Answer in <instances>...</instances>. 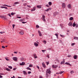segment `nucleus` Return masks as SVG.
<instances>
[{
	"label": "nucleus",
	"instance_id": "obj_1",
	"mask_svg": "<svg viewBox=\"0 0 78 78\" xmlns=\"http://www.w3.org/2000/svg\"><path fill=\"white\" fill-rule=\"evenodd\" d=\"M51 69V68H49V69H47L46 71V73L48 74V73L49 74H50V73H51V71H50Z\"/></svg>",
	"mask_w": 78,
	"mask_h": 78
},
{
	"label": "nucleus",
	"instance_id": "obj_2",
	"mask_svg": "<svg viewBox=\"0 0 78 78\" xmlns=\"http://www.w3.org/2000/svg\"><path fill=\"white\" fill-rule=\"evenodd\" d=\"M0 17H1L2 18H3V19H5V20H7V18H6V16H0Z\"/></svg>",
	"mask_w": 78,
	"mask_h": 78
},
{
	"label": "nucleus",
	"instance_id": "obj_3",
	"mask_svg": "<svg viewBox=\"0 0 78 78\" xmlns=\"http://www.w3.org/2000/svg\"><path fill=\"white\" fill-rule=\"evenodd\" d=\"M62 8H66V4L65 3H62Z\"/></svg>",
	"mask_w": 78,
	"mask_h": 78
},
{
	"label": "nucleus",
	"instance_id": "obj_4",
	"mask_svg": "<svg viewBox=\"0 0 78 78\" xmlns=\"http://www.w3.org/2000/svg\"><path fill=\"white\" fill-rule=\"evenodd\" d=\"M12 59L15 61H17V58L16 57H13Z\"/></svg>",
	"mask_w": 78,
	"mask_h": 78
},
{
	"label": "nucleus",
	"instance_id": "obj_5",
	"mask_svg": "<svg viewBox=\"0 0 78 78\" xmlns=\"http://www.w3.org/2000/svg\"><path fill=\"white\" fill-rule=\"evenodd\" d=\"M42 17V20H43L44 21V22H45V16H44V15H43Z\"/></svg>",
	"mask_w": 78,
	"mask_h": 78
},
{
	"label": "nucleus",
	"instance_id": "obj_6",
	"mask_svg": "<svg viewBox=\"0 0 78 78\" xmlns=\"http://www.w3.org/2000/svg\"><path fill=\"white\" fill-rule=\"evenodd\" d=\"M58 14V13L57 12H55L54 13V17H56V15Z\"/></svg>",
	"mask_w": 78,
	"mask_h": 78
},
{
	"label": "nucleus",
	"instance_id": "obj_7",
	"mask_svg": "<svg viewBox=\"0 0 78 78\" xmlns=\"http://www.w3.org/2000/svg\"><path fill=\"white\" fill-rule=\"evenodd\" d=\"M38 33L39 34V36H42V33H41V32L40 31L38 30Z\"/></svg>",
	"mask_w": 78,
	"mask_h": 78
},
{
	"label": "nucleus",
	"instance_id": "obj_8",
	"mask_svg": "<svg viewBox=\"0 0 78 78\" xmlns=\"http://www.w3.org/2000/svg\"><path fill=\"white\" fill-rule=\"evenodd\" d=\"M33 56L34 57V58L35 59H36V58H37V55H36V54H34Z\"/></svg>",
	"mask_w": 78,
	"mask_h": 78
},
{
	"label": "nucleus",
	"instance_id": "obj_9",
	"mask_svg": "<svg viewBox=\"0 0 78 78\" xmlns=\"http://www.w3.org/2000/svg\"><path fill=\"white\" fill-rule=\"evenodd\" d=\"M68 8L69 9H71L72 8V5L70 4H69L68 5Z\"/></svg>",
	"mask_w": 78,
	"mask_h": 78
},
{
	"label": "nucleus",
	"instance_id": "obj_10",
	"mask_svg": "<svg viewBox=\"0 0 78 78\" xmlns=\"http://www.w3.org/2000/svg\"><path fill=\"white\" fill-rule=\"evenodd\" d=\"M42 66L44 67V68H45L46 67V66H45V63L44 62H43L42 63Z\"/></svg>",
	"mask_w": 78,
	"mask_h": 78
},
{
	"label": "nucleus",
	"instance_id": "obj_11",
	"mask_svg": "<svg viewBox=\"0 0 78 78\" xmlns=\"http://www.w3.org/2000/svg\"><path fill=\"white\" fill-rule=\"evenodd\" d=\"M52 67H53V68H57V67H58V66L57 65H53L52 66Z\"/></svg>",
	"mask_w": 78,
	"mask_h": 78
},
{
	"label": "nucleus",
	"instance_id": "obj_12",
	"mask_svg": "<svg viewBox=\"0 0 78 78\" xmlns=\"http://www.w3.org/2000/svg\"><path fill=\"white\" fill-rule=\"evenodd\" d=\"M37 8H39V9H40L42 8V6H41V5H37Z\"/></svg>",
	"mask_w": 78,
	"mask_h": 78
},
{
	"label": "nucleus",
	"instance_id": "obj_13",
	"mask_svg": "<svg viewBox=\"0 0 78 78\" xmlns=\"http://www.w3.org/2000/svg\"><path fill=\"white\" fill-rule=\"evenodd\" d=\"M73 23L72 22H70L68 23V25L72 27V26Z\"/></svg>",
	"mask_w": 78,
	"mask_h": 78
},
{
	"label": "nucleus",
	"instance_id": "obj_14",
	"mask_svg": "<svg viewBox=\"0 0 78 78\" xmlns=\"http://www.w3.org/2000/svg\"><path fill=\"white\" fill-rule=\"evenodd\" d=\"M2 6H7L8 7H9L10 8L11 7V6L10 5H2Z\"/></svg>",
	"mask_w": 78,
	"mask_h": 78
},
{
	"label": "nucleus",
	"instance_id": "obj_15",
	"mask_svg": "<svg viewBox=\"0 0 78 78\" xmlns=\"http://www.w3.org/2000/svg\"><path fill=\"white\" fill-rule=\"evenodd\" d=\"M74 59H76V58H77V55H75L73 57Z\"/></svg>",
	"mask_w": 78,
	"mask_h": 78
},
{
	"label": "nucleus",
	"instance_id": "obj_16",
	"mask_svg": "<svg viewBox=\"0 0 78 78\" xmlns=\"http://www.w3.org/2000/svg\"><path fill=\"white\" fill-rule=\"evenodd\" d=\"M34 45L36 47H37V46H38V44L36 42H35L34 43Z\"/></svg>",
	"mask_w": 78,
	"mask_h": 78
},
{
	"label": "nucleus",
	"instance_id": "obj_17",
	"mask_svg": "<svg viewBox=\"0 0 78 78\" xmlns=\"http://www.w3.org/2000/svg\"><path fill=\"white\" fill-rule=\"evenodd\" d=\"M36 10V7H34L33 9H32L31 10V11H35Z\"/></svg>",
	"mask_w": 78,
	"mask_h": 78
},
{
	"label": "nucleus",
	"instance_id": "obj_18",
	"mask_svg": "<svg viewBox=\"0 0 78 78\" xmlns=\"http://www.w3.org/2000/svg\"><path fill=\"white\" fill-rule=\"evenodd\" d=\"M25 64V62H22V63H21L20 64V66H23Z\"/></svg>",
	"mask_w": 78,
	"mask_h": 78
},
{
	"label": "nucleus",
	"instance_id": "obj_19",
	"mask_svg": "<svg viewBox=\"0 0 78 78\" xmlns=\"http://www.w3.org/2000/svg\"><path fill=\"white\" fill-rule=\"evenodd\" d=\"M65 64H66V65H69V66H72V65L69 63H67V62H66L65 63Z\"/></svg>",
	"mask_w": 78,
	"mask_h": 78
},
{
	"label": "nucleus",
	"instance_id": "obj_20",
	"mask_svg": "<svg viewBox=\"0 0 78 78\" xmlns=\"http://www.w3.org/2000/svg\"><path fill=\"white\" fill-rule=\"evenodd\" d=\"M20 34L21 35H23V31H21L20 32Z\"/></svg>",
	"mask_w": 78,
	"mask_h": 78
},
{
	"label": "nucleus",
	"instance_id": "obj_21",
	"mask_svg": "<svg viewBox=\"0 0 78 78\" xmlns=\"http://www.w3.org/2000/svg\"><path fill=\"white\" fill-rule=\"evenodd\" d=\"M73 27H75V26H76V24L75 23V22H74L73 23Z\"/></svg>",
	"mask_w": 78,
	"mask_h": 78
},
{
	"label": "nucleus",
	"instance_id": "obj_22",
	"mask_svg": "<svg viewBox=\"0 0 78 78\" xmlns=\"http://www.w3.org/2000/svg\"><path fill=\"white\" fill-rule=\"evenodd\" d=\"M74 39H75V40H78V37H74Z\"/></svg>",
	"mask_w": 78,
	"mask_h": 78
},
{
	"label": "nucleus",
	"instance_id": "obj_23",
	"mask_svg": "<svg viewBox=\"0 0 78 78\" xmlns=\"http://www.w3.org/2000/svg\"><path fill=\"white\" fill-rule=\"evenodd\" d=\"M5 70H7V71H11V69L7 68H5Z\"/></svg>",
	"mask_w": 78,
	"mask_h": 78
},
{
	"label": "nucleus",
	"instance_id": "obj_24",
	"mask_svg": "<svg viewBox=\"0 0 78 78\" xmlns=\"http://www.w3.org/2000/svg\"><path fill=\"white\" fill-rule=\"evenodd\" d=\"M23 73L24 75H27V73H26V71H23Z\"/></svg>",
	"mask_w": 78,
	"mask_h": 78
},
{
	"label": "nucleus",
	"instance_id": "obj_25",
	"mask_svg": "<svg viewBox=\"0 0 78 78\" xmlns=\"http://www.w3.org/2000/svg\"><path fill=\"white\" fill-rule=\"evenodd\" d=\"M65 62V61L64 60L63 61L61 62V64H64Z\"/></svg>",
	"mask_w": 78,
	"mask_h": 78
},
{
	"label": "nucleus",
	"instance_id": "obj_26",
	"mask_svg": "<svg viewBox=\"0 0 78 78\" xmlns=\"http://www.w3.org/2000/svg\"><path fill=\"white\" fill-rule=\"evenodd\" d=\"M73 19V17H71L69 19V20H72Z\"/></svg>",
	"mask_w": 78,
	"mask_h": 78
},
{
	"label": "nucleus",
	"instance_id": "obj_27",
	"mask_svg": "<svg viewBox=\"0 0 78 78\" xmlns=\"http://www.w3.org/2000/svg\"><path fill=\"white\" fill-rule=\"evenodd\" d=\"M26 69H27V70H30L31 71V68H29V67L27 68Z\"/></svg>",
	"mask_w": 78,
	"mask_h": 78
},
{
	"label": "nucleus",
	"instance_id": "obj_28",
	"mask_svg": "<svg viewBox=\"0 0 78 78\" xmlns=\"http://www.w3.org/2000/svg\"><path fill=\"white\" fill-rule=\"evenodd\" d=\"M33 67V65L31 64H30L29 66V67Z\"/></svg>",
	"mask_w": 78,
	"mask_h": 78
},
{
	"label": "nucleus",
	"instance_id": "obj_29",
	"mask_svg": "<svg viewBox=\"0 0 78 78\" xmlns=\"http://www.w3.org/2000/svg\"><path fill=\"white\" fill-rule=\"evenodd\" d=\"M19 3L18 2H15L14 3V5H16L19 4Z\"/></svg>",
	"mask_w": 78,
	"mask_h": 78
},
{
	"label": "nucleus",
	"instance_id": "obj_30",
	"mask_svg": "<svg viewBox=\"0 0 78 78\" xmlns=\"http://www.w3.org/2000/svg\"><path fill=\"white\" fill-rule=\"evenodd\" d=\"M14 14H16V13L12 12L11 13V15H12V16H14Z\"/></svg>",
	"mask_w": 78,
	"mask_h": 78
},
{
	"label": "nucleus",
	"instance_id": "obj_31",
	"mask_svg": "<svg viewBox=\"0 0 78 78\" xmlns=\"http://www.w3.org/2000/svg\"><path fill=\"white\" fill-rule=\"evenodd\" d=\"M55 34L56 36V37H57V39H58V34Z\"/></svg>",
	"mask_w": 78,
	"mask_h": 78
},
{
	"label": "nucleus",
	"instance_id": "obj_32",
	"mask_svg": "<svg viewBox=\"0 0 78 78\" xmlns=\"http://www.w3.org/2000/svg\"><path fill=\"white\" fill-rule=\"evenodd\" d=\"M48 4L49 5H50V6H51V5L52 3H51V2H48Z\"/></svg>",
	"mask_w": 78,
	"mask_h": 78
},
{
	"label": "nucleus",
	"instance_id": "obj_33",
	"mask_svg": "<svg viewBox=\"0 0 78 78\" xmlns=\"http://www.w3.org/2000/svg\"><path fill=\"white\" fill-rule=\"evenodd\" d=\"M44 43V44H46V43H47V42L45 40H44L43 41Z\"/></svg>",
	"mask_w": 78,
	"mask_h": 78
},
{
	"label": "nucleus",
	"instance_id": "obj_34",
	"mask_svg": "<svg viewBox=\"0 0 78 78\" xmlns=\"http://www.w3.org/2000/svg\"><path fill=\"white\" fill-rule=\"evenodd\" d=\"M48 73H46V78H48Z\"/></svg>",
	"mask_w": 78,
	"mask_h": 78
},
{
	"label": "nucleus",
	"instance_id": "obj_35",
	"mask_svg": "<svg viewBox=\"0 0 78 78\" xmlns=\"http://www.w3.org/2000/svg\"><path fill=\"white\" fill-rule=\"evenodd\" d=\"M62 73H64V71H61V72L58 73V74H62Z\"/></svg>",
	"mask_w": 78,
	"mask_h": 78
},
{
	"label": "nucleus",
	"instance_id": "obj_36",
	"mask_svg": "<svg viewBox=\"0 0 78 78\" xmlns=\"http://www.w3.org/2000/svg\"><path fill=\"white\" fill-rule=\"evenodd\" d=\"M74 73V71H70V73L72 74V73Z\"/></svg>",
	"mask_w": 78,
	"mask_h": 78
},
{
	"label": "nucleus",
	"instance_id": "obj_37",
	"mask_svg": "<svg viewBox=\"0 0 78 78\" xmlns=\"http://www.w3.org/2000/svg\"><path fill=\"white\" fill-rule=\"evenodd\" d=\"M8 67L10 69H12V66H9Z\"/></svg>",
	"mask_w": 78,
	"mask_h": 78
},
{
	"label": "nucleus",
	"instance_id": "obj_38",
	"mask_svg": "<svg viewBox=\"0 0 78 78\" xmlns=\"http://www.w3.org/2000/svg\"><path fill=\"white\" fill-rule=\"evenodd\" d=\"M24 59V58H23V57H22L20 58V60H21V61H23V60Z\"/></svg>",
	"mask_w": 78,
	"mask_h": 78
},
{
	"label": "nucleus",
	"instance_id": "obj_39",
	"mask_svg": "<svg viewBox=\"0 0 78 78\" xmlns=\"http://www.w3.org/2000/svg\"><path fill=\"white\" fill-rule=\"evenodd\" d=\"M5 59L6 61H9V60L8 59V58H5Z\"/></svg>",
	"mask_w": 78,
	"mask_h": 78
},
{
	"label": "nucleus",
	"instance_id": "obj_40",
	"mask_svg": "<svg viewBox=\"0 0 78 78\" xmlns=\"http://www.w3.org/2000/svg\"><path fill=\"white\" fill-rule=\"evenodd\" d=\"M36 28H39V25H37L36 26Z\"/></svg>",
	"mask_w": 78,
	"mask_h": 78
},
{
	"label": "nucleus",
	"instance_id": "obj_41",
	"mask_svg": "<svg viewBox=\"0 0 78 78\" xmlns=\"http://www.w3.org/2000/svg\"><path fill=\"white\" fill-rule=\"evenodd\" d=\"M41 51H42L43 52V53H44V52L46 51V50H42Z\"/></svg>",
	"mask_w": 78,
	"mask_h": 78
},
{
	"label": "nucleus",
	"instance_id": "obj_42",
	"mask_svg": "<svg viewBox=\"0 0 78 78\" xmlns=\"http://www.w3.org/2000/svg\"><path fill=\"white\" fill-rule=\"evenodd\" d=\"M60 36H61V37H64V36L63 35H62L61 34H60Z\"/></svg>",
	"mask_w": 78,
	"mask_h": 78
},
{
	"label": "nucleus",
	"instance_id": "obj_43",
	"mask_svg": "<svg viewBox=\"0 0 78 78\" xmlns=\"http://www.w3.org/2000/svg\"><path fill=\"white\" fill-rule=\"evenodd\" d=\"M48 9L49 10V11H50V10H51L52 8H48Z\"/></svg>",
	"mask_w": 78,
	"mask_h": 78
},
{
	"label": "nucleus",
	"instance_id": "obj_44",
	"mask_svg": "<svg viewBox=\"0 0 78 78\" xmlns=\"http://www.w3.org/2000/svg\"><path fill=\"white\" fill-rule=\"evenodd\" d=\"M8 15V16H9V17H11V14H9Z\"/></svg>",
	"mask_w": 78,
	"mask_h": 78
},
{
	"label": "nucleus",
	"instance_id": "obj_45",
	"mask_svg": "<svg viewBox=\"0 0 78 78\" xmlns=\"http://www.w3.org/2000/svg\"><path fill=\"white\" fill-rule=\"evenodd\" d=\"M48 11H49V10H48V9L47 10H45V11H47V12H48Z\"/></svg>",
	"mask_w": 78,
	"mask_h": 78
},
{
	"label": "nucleus",
	"instance_id": "obj_46",
	"mask_svg": "<svg viewBox=\"0 0 78 78\" xmlns=\"http://www.w3.org/2000/svg\"><path fill=\"white\" fill-rule=\"evenodd\" d=\"M78 25L77 24L76 25V28H78Z\"/></svg>",
	"mask_w": 78,
	"mask_h": 78
},
{
	"label": "nucleus",
	"instance_id": "obj_47",
	"mask_svg": "<svg viewBox=\"0 0 78 78\" xmlns=\"http://www.w3.org/2000/svg\"><path fill=\"white\" fill-rule=\"evenodd\" d=\"M12 27H13V28H14V27H15V25L13 24V25H12Z\"/></svg>",
	"mask_w": 78,
	"mask_h": 78
},
{
	"label": "nucleus",
	"instance_id": "obj_48",
	"mask_svg": "<svg viewBox=\"0 0 78 78\" xmlns=\"http://www.w3.org/2000/svg\"><path fill=\"white\" fill-rule=\"evenodd\" d=\"M46 64H47V65H48V64H49V62H47Z\"/></svg>",
	"mask_w": 78,
	"mask_h": 78
},
{
	"label": "nucleus",
	"instance_id": "obj_49",
	"mask_svg": "<svg viewBox=\"0 0 78 78\" xmlns=\"http://www.w3.org/2000/svg\"><path fill=\"white\" fill-rule=\"evenodd\" d=\"M2 47L3 48H5V47L4 46H2Z\"/></svg>",
	"mask_w": 78,
	"mask_h": 78
},
{
	"label": "nucleus",
	"instance_id": "obj_50",
	"mask_svg": "<svg viewBox=\"0 0 78 78\" xmlns=\"http://www.w3.org/2000/svg\"><path fill=\"white\" fill-rule=\"evenodd\" d=\"M4 8L6 9H8V8L6 7H4Z\"/></svg>",
	"mask_w": 78,
	"mask_h": 78
},
{
	"label": "nucleus",
	"instance_id": "obj_51",
	"mask_svg": "<svg viewBox=\"0 0 78 78\" xmlns=\"http://www.w3.org/2000/svg\"><path fill=\"white\" fill-rule=\"evenodd\" d=\"M31 73V72L30 71H29L28 72V74H30V73Z\"/></svg>",
	"mask_w": 78,
	"mask_h": 78
},
{
	"label": "nucleus",
	"instance_id": "obj_52",
	"mask_svg": "<svg viewBox=\"0 0 78 78\" xmlns=\"http://www.w3.org/2000/svg\"><path fill=\"white\" fill-rule=\"evenodd\" d=\"M27 7H28L29 8H31V6H30V5H27Z\"/></svg>",
	"mask_w": 78,
	"mask_h": 78
},
{
	"label": "nucleus",
	"instance_id": "obj_53",
	"mask_svg": "<svg viewBox=\"0 0 78 78\" xmlns=\"http://www.w3.org/2000/svg\"><path fill=\"white\" fill-rule=\"evenodd\" d=\"M26 5H27V4L26 3H24L23 4V5H24V6H26Z\"/></svg>",
	"mask_w": 78,
	"mask_h": 78
},
{
	"label": "nucleus",
	"instance_id": "obj_54",
	"mask_svg": "<svg viewBox=\"0 0 78 78\" xmlns=\"http://www.w3.org/2000/svg\"><path fill=\"white\" fill-rule=\"evenodd\" d=\"M4 7H4V6H1V8H4Z\"/></svg>",
	"mask_w": 78,
	"mask_h": 78
},
{
	"label": "nucleus",
	"instance_id": "obj_55",
	"mask_svg": "<svg viewBox=\"0 0 78 78\" xmlns=\"http://www.w3.org/2000/svg\"><path fill=\"white\" fill-rule=\"evenodd\" d=\"M47 58H50V57H49V55H47Z\"/></svg>",
	"mask_w": 78,
	"mask_h": 78
},
{
	"label": "nucleus",
	"instance_id": "obj_56",
	"mask_svg": "<svg viewBox=\"0 0 78 78\" xmlns=\"http://www.w3.org/2000/svg\"><path fill=\"white\" fill-rule=\"evenodd\" d=\"M71 56V55H68V57H70Z\"/></svg>",
	"mask_w": 78,
	"mask_h": 78
},
{
	"label": "nucleus",
	"instance_id": "obj_57",
	"mask_svg": "<svg viewBox=\"0 0 78 78\" xmlns=\"http://www.w3.org/2000/svg\"><path fill=\"white\" fill-rule=\"evenodd\" d=\"M0 33L1 34H2V33H4V32H0Z\"/></svg>",
	"mask_w": 78,
	"mask_h": 78
},
{
	"label": "nucleus",
	"instance_id": "obj_58",
	"mask_svg": "<svg viewBox=\"0 0 78 78\" xmlns=\"http://www.w3.org/2000/svg\"><path fill=\"white\" fill-rule=\"evenodd\" d=\"M37 68L38 69H39V66H37Z\"/></svg>",
	"mask_w": 78,
	"mask_h": 78
},
{
	"label": "nucleus",
	"instance_id": "obj_59",
	"mask_svg": "<svg viewBox=\"0 0 78 78\" xmlns=\"http://www.w3.org/2000/svg\"><path fill=\"white\" fill-rule=\"evenodd\" d=\"M75 45V43H73L72 44V45L73 46V45Z\"/></svg>",
	"mask_w": 78,
	"mask_h": 78
},
{
	"label": "nucleus",
	"instance_id": "obj_60",
	"mask_svg": "<svg viewBox=\"0 0 78 78\" xmlns=\"http://www.w3.org/2000/svg\"><path fill=\"white\" fill-rule=\"evenodd\" d=\"M60 26H61V27H62V24H60Z\"/></svg>",
	"mask_w": 78,
	"mask_h": 78
},
{
	"label": "nucleus",
	"instance_id": "obj_61",
	"mask_svg": "<svg viewBox=\"0 0 78 78\" xmlns=\"http://www.w3.org/2000/svg\"><path fill=\"white\" fill-rule=\"evenodd\" d=\"M46 6H47V7H49V5H46Z\"/></svg>",
	"mask_w": 78,
	"mask_h": 78
},
{
	"label": "nucleus",
	"instance_id": "obj_62",
	"mask_svg": "<svg viewBox=\"0 0 78 78\" xmlns=\"http://www.w3.org/2000/svg\"><path fill=\"white\" fill-rule=\"evenodd\" d=\"M11 78H15V76H13V77H12Z\"/></svg>",
	"mask_w": 78,
	"mask_h": 78
},
{
	"label": "nucleus",
	"instance_id": "obj_63",
	"mask_svg": "<svg viewBox=\"0 0 78 78\" xmlns=\"http://www.w3.org/2000/svg\"><path fill=\"white\" fill-rule=\"evenodd\" d=\"M3 76L1 75H0V78H2Z\"/></svg>",
	"mask_w": 78,
	"mask_h": 78
},
{
	"label": "nucleus",
	"instance_id": "obj_64",
	"mask_svg": "<svg viewBox=\"0 0 78 78\" xmlns=\"http://www.w3.org/2000/svg\"><path fill=\"white\" fill-rule=\"evenodd\" d=\"M39 78H42V77L41 76H40Z\"/></svg>",
	"mask_w": 78,
	"mask_h": 78
}]
</instances>
